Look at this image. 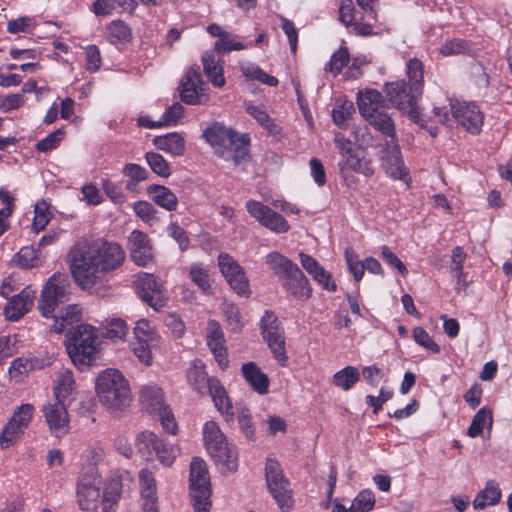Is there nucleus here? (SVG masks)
<instances>
[{"mask_svg":"<svg viewBox=\"0 0 512 512\" xmlns=\"http://www.w3.org/2000/svg\"><path fill=\"white\" fill-rule=\"evenodd\" d=\"M124 260L125 252L119 244L103 240L81 239L69 252L71 274L85 290L101 284L104 276L118 269Z\"/></svg>","mask_w":512,"mask_h":512,"instance_id":"1","label":"nucleus"},{"mask_svg":"<svg viewBox=\"0 0 512 512\" xmlns=\"http://www.w3.org/2000/svg\"><path fill=\"white\" fill-rule=\"evenodd\" d=\"M69 288L67 275L55 273L47 280L41 292L38 308L42 316L53 318L51 329L56 333H63L81 319L82 308L77 304L67 305L60 310L59 316L54 315L56 307L68 300Z\"/></svg>","mask_w":512,"mask_h":512,"instance_id":"2","label":"nucleus"},{"mask_svg":"<svg viewBox=\"0 0 512 512\" xmlns=\"http://www.w3.org/2000/svg\"><path fill=\"white\" fill-rule=\"evenodd\" d=\"M121 488V481L117 478L104 480L100 475L84 476L77 488L79 507L84 511L93 512L102 503L103 512H115Z\"/></svg>","mask_w":512,"mask_h":512,"instance_id":"3","label":"nucleus"},{"mask_svg":"<svg viewBox=\"0 0 512 512\" xmlns=\"http://www.w3.org/2000/svg\"><path fill=\"white\" fill-rule=\"evenodd\" d=\"M95 391L101 405L112 413L124 411L133 400L129 381L121 371L113 368L99 373Z\"/></svg>","mask_w":512,"mask_h":512,"instance_id":"4","label":"nucleus"},{"mask_svg":"<svg viewBox=\"0 0 512 512\" xmlns=\"http://www.w3.org/2000/svg\"><path fill=\"white\" fill-rule=\"evenodd\" d=\"M203 137L215 153L235 164L241 163L248 155V136L238 135L219 123L208 127L203 132Z\"/></svg>","mask_w":512,"mask_h":512,"instance_id":"5","label":"nucleus"},{"mask_svg":"<svg viewBox=\"0 0 512 512\" xmlns=\"http://www.w3.org/2000/svg\"><path fill=\"white\" fill-rule=\"evenodd\" d=\"M203 441L207 452L222 473L235 472L238 469V451L230 443L219 425L211 420L202 429Z\"/></svg>","mask_w":512,"mask_h":512,"instance_id":"6","label":"nucleus"},{"mask_svg":"<svg viewBox=\"0 0 512 512\" xmlns=\"http://www.w3.org/2000/svg\"><path fill=\"white\" fill-rule=\"evenodd\" d=\"M357 105L361 115L375 129L384 135H392L395 125L391 116L385 110L382 94L375 89L359 91Z\"/></svg>","mask_w":512,"mask_h":512,"instance_id":"7","label":"nucleus"},{"mask_svg":"<svg viewBox=\"0 0 512 512\" xmlns=\"http://www.w3.org/2000/svg\"><path fill=\"white\" fill-rule=\"evenodd\" d=\"M67 351L76 366L91 365L99 351L96 329L90 324L78 325L70 333Z\"/></svg>","mask_w":512,"mask_h":512,"instance_id":"8","label":"nucleus"},{"mask_svg":"<svg viewBox=\"0 0 512 512\" xmlns=\"http://www.w3.org/2000/svg\"><path fill=\"white\" fill-rule=\"evenodd\" d=\"M190 496L195 512H210L211 483L207 465L201 458L190 464Z\"/></svg>","mask_w":512,"mask_h":512,"instance_id":"9","label":"nucleus"},{"mask_svg":"<svg viewBox=\"0 0 512 512\" xmlns=\"http://www.w3.org/2000/svg\"><path fill=\"white\" fill-rule=\"evenodd\" d=\"M135 447L142 457L150 459L155 455L159 462L167 467L174 463L179 452L175 445L165 442L154 432L148 430L136 435Z\"/></svg>","mask_w":512,"mask_h":512,"instance_id":"10","label":"nucleus"},{"mask_svg":"<svg viewBox=\"0 0 512 512\" xmlns=\"http://www.w3.org/2000/svg\"><path fill=\"white\" fill-rule=\"evenodd\" d=\"M261 334L267 343L273 358L280 366L288 365L285 333L278 317L271 311H266L260 322Z\"/></svg>","mask_w":512,"mask_h":512,"instance_id":"11","label":"nucleus"},{"mask_svg":"<svg viewBox=\"0 0 512 512\" xmlns=\"http://www.w3.org/2000/svg\"><path fill=\"white\" fill-rule=\"evenodd\" d=\"M266 482L273 499L283 512H289L293 507L292 489L285 478L278 461L268 459L265 467Z\"/></svg>","mask_w":512,"mask_h":512,"instance_id":"12","label":"nucleus"},{"mask_svg":"<svg viewBox=\"0 0 512 512\" xmlns=\"http://www.w3.org/2000/svg\"><path fill=\"white\" fill-rule=\"evenodd\" d=\"M385 92L389 101L402 113L407 114L413 122L424 126L417 107V100L422 93L411 91V86L406 84L404 80L386 84Z\"/></svg>","mask_w":512,"mask_h":512,"instance_id":"13","label":"nucleus"},{"mask_svg":"<svg viewBox=\"0 0 512 512\" xmlns=\"http://www.w3.org/2000/svg\"><path fill=\"white\" fill-rule=\"evenodd\" d=\"M34 413V406L29 403L21 404L14 410L0 434V447L2 449H8L22 437L25 430L29 427Z\"/></svg>","mask_w":512,"mask_h":512,"instance_id":"14","label":"nucleus"},{"mask_svg":"<svg viewBox=\"0 0 512 512\" xmlns=\"http://www.w3.org/2000/svg\"><path fill=\"white\" fill-rule=\"evenodd\" d=\"M390 139L386 141L381 155L382 167L386 174L395 180H402L405 183L411 181L409 170L402 159L396 133L387 135Z\"/></svg>","mask_w":512,"mask_h":512,"instance_id":"15","label":"nucleus"},{"mask_svg":"<svg viewBox=\"0 0 512 512\" xmlns=\"http://www.w3.org/2000/svg\"><path fill=\"white\" fill-rule=\"evenodd\" d=\"M180 98L188 105H204L209 102V89L202 81L198 68H190L180 84Z\"/></svg>","mask_w":512,"mask_h":512,"instance_id":"16","label":"nucleus"},{"mask_svg":"<svg viewBox=\"0 0 512 512\" xmlns=\"http://www.w3.org/2000/svg\"><path fill=\"white\" fill-rule=\"evenodd\" d=\"M218 266L231 289L239 296L248 297L250 294L249 280L238 262L229 254L220 253Z\"/></svg>","mask_w":512,"mask_h":512,"instance_id":"17","label":"nucleus"},{"mask_svg":"<svg viewBox=\"0 0 512 512\" xmlns=\"http://www.w3.org/2000/svg\"><path fill=\"white\" fill-rule=\"evenodd\" d=\"M134 285L137 295L154 310H159L166 305L167 293L152 274H138Z\"/></svg>","mask_w":512,"mask_h":512,"instance_id":"18","label":"nucleus"},{"mask_svg":"<svg viewBox=\"0 0 512 512\" xmlns=\"http://www.w3.org/2000/svg\"><path fill=\"white\" fill-rule=\"evenodd\" d=\"M70 404L53 399L42 406V413L50 433L61 438L70 430L68 406Z\"/></svg>","mask_w":512,"mask_h":512,"instance_id":"19","label":"nucleus"},{"mask_svg":"<svg viewBox=\"0 0 512 512\" xmlns=\"http://www.w3.org/2000/svg\"><path fill=\"white\" fill-rule=\"evenodd\" d=\"M246 210L263 227L275 233H286L290 226L286 219L260 201L248 200Z\"/></svg>","mask_w":512,"mask_h":512,"instance_id":"20","label":"nucleus"},{"mask_svg":"<svg viewBox=\"0 0 512 512\" xmlns=\"http://www.w3.org/2000/svg\"><path fill=\"white\" fill-rule=\"evenodd\" d=\"M450 108L457 123L467 132L473 135L480 133L484 116L478 105L473 102L455 100L450 103Z\"/></svg>","mask_w":512,"mask_h":512,"instance_id":"21","label":"nucleus"},{"mask_svg":"<svg viewBox=\"0 0 512 512\" xmlns=\"http://www.w3.org/2000/svg\"><path fill=\"white\" fill-rule=\"evenodd\" d=\"M127 249L135 264L147 266L153 260V246L148 235L139 230H133L128 237Z\"/></svg>","mask_w":512,"mask_h":512,"instance_id":"22","label":"nucleus"},{"mask_svg":"<svg viewBox=\"0 0 512 512\" xmlns=\"http://www.w3.org/2000/svg\"><path fill=\"white\" fill-rule=\"evenodd\" d=\"M206 341L219 367L225 370L229 364L226 341L220 324L215 320L208 321Z\"/></svg>","mask_w":512,"mask_h":512,"instance_id":"23","label":"nucleus"},{"mask_svg":"<svg viewBox=\"0 0 512 512\" xmlns=\"http://www.w3.org/2000/svg\"><path fill=\"white\" fill-rule=\"evenodd\" d=\"M53 396L55 400L71 404L77 396V384L73 372L61 368L53 380Z\"/></svg>","mask_w":512,"mask_h":512,"instance_id":"24","label":"nucleus"},{"mask_svg":"<svg viewBox=\"0 0 512 512\" xmlns=\"http://www.w3.org/2000/svg\"><path fill=\"white\" fill-rule=\"evenodd\" d=\"M283 287L290 297L298 301H306L312 294L309 281L298 266L283 277Z\"/></svg>","mask_w":512,"mask_h":512,"instance_id":"25","label":"nucleus"},{"mask_svg":"<svg viewBox=\"0 0 512 512\" xmlns=\"http://www.w3.org/2000/svg\"><path fill=\"white\" fill-rule=\"evenodd\" d=\"M35 293V290L28 286L12 296L4 309L6 319L17 321L22 318L33 306Z\"/></svg>","mask_w":512,"mask_h":512,"instance_id":"26","label":"nucleus"},{"mask_svg":"<svg viewBox=\"0 0 512 512\" xmlns=\"http://www.w3.org/2000/svg\"><path fill=\"white\" fill-rule=\"evenodd\" d=\"M338 168L341 176L346 177L351 172L371 176L374 173L370 159L360 157L355 149L340 155Z\"/></svg>","mask_w":512,"mask_h":512,"instance_id":"27","label":"nucleus"},{"mask_svg":"<svg viewBox=\"0 0 512 512\" xmlns=\"http://www.w3.org/2000/svg\"><path fill=\"white\" fill-rule=\"evenodd\" d=\"M208 390L216 409L223 416L224 420L228 423L232 422L234 420L232 402L221 382L217 378L211 377L208 380Z\"/></svg>","mask_w":512,"mask_h":512,"instance_id":"28","label":"nucleus"},{"mask_svg":"<svg viewBox=\"0 0 512 512\" xmlns=\"http://www.w3.org/2000/svg\"><path fill=\"white\" fill-rule=\"evenodd\" d=\"M138 400L142 409L151 415L167 404L162 388L155 383L142 385L139 388Z\"/></svg>","mask_w":512,"mask_h":512,"instance_id":"29","label":"nucleus"},{"mask_svg":"<svg viewBox=\"0 0 512 512\" xmlns=\"http://www.w3.org/2000/svg\"><path fill=\"white\" fill-rule=\"evenodd\" d=\"M376 497L372 490L363 489L352 500L351 505L347 508L340 499L333 500L332 512H370L374 509Z\"/></svg>","mask_w":512,"mask_h":512,"instance_id":"30","label":"nucleus"},{"mask_svg":"<svg viewBox=\"0 0 512 512\" xmlns=\"http://www.w3.org/2000/svg\"><path fill=\"white\" fill-rule=\"evenodd\" d=\"M241 372L254 392L259 395H266L269 392V378L255 362L244 363Z\"/></svg>","mask_w":512,"mask_h":512,"instance_id":"31","label":"nucleus"},{"mask_svg":"<svg viewBox=\"0 0 512 512\" xmlns=\"http://www.w3.org/2000/svg\"><path fill=\"white\" fill-rule=\"evenodd\" d=\"M143 512H158L156 481L152 472L144 469L139 472Z\"/></svg>","mask_w":512,"mask_h":512,"instance_id":"32","label":"nucleus"},{"mask_svg":"<svg viewBox=\"0 0 512 512\" xmlns=\"http://www.w3.org/2000/svg\"><path fill=\"white\" fill-rule=\"evenodd\" d=\"M153 144L157 149L173 156H182L185 153V139L177 132L156 136Z\"/></svg>","mask_w":512,"mask_h":512,"instance_id":"33","label":"nucleus"},{"mask_svg":"<svg viewBox=\"0 0 512 512\" xmlns=\"http://www.w3.org/2000/svg\"><path fill=\"white\" fill-rule=\"evenodd\" d=\"M202 63L204 73L210 83L215 87L222 88L226 83L223 62L220 59H216L213 53L205 52L202 56Z\"/></svg>","mask_w":512,"mask_h":512,"instance_id":"34","label":"nucleus"},{"mask_svg":"<svg viewBox=\"0 0 512 512\" xmlns=\"http://www.w3.org/2000/svg\"><path fill=\"white\" fill-rule=\"evenodd\" d=\"M147 194L154 203L167 211H174L178 206L177 196L165 186L150 185L147 188Z\"/></svg>","mask_w":512,"mask_h":512,"instance_id":"35","label":"nucleus"},{"mask_svg":"<svg viewBox=\"0 0 512 512\" xmlns=\"http://www.w3.org/2000/svg\"><path fill=\"white\" fill-rule=\"evenodd\" d=\"M106 37L113 45H125L132 39V30L124 21L113 20L106 26Z\"/></svg>","mask_w":512,"mask_h":512,"instance_id":"36","label":"nucleus"},{"mask_svg":"<svg viewBox=\"0 0 512 512\" xmlns=\"http://www.w3.org/2000/svg\"><path fill=\"white\" fill-rule=\"evenodd\" d=\"M245 110L269 134L277 135L280 133L279 126L269 116V114L267 113L266 109L263 106L255 105L251 102H246Z\"/></svg>","mask_w":512,"mask_h":512,"instance_id":"37","label":"nucleus"},{"mask_svg":"<svg viewBox=\"0 0 512 512\" xmlns=\"http://www.w3.org/2000/svg\"><path fill=\"white\" fill-rule=\"evenodd\" d=\"M502 496L501 489L494 480L487 481L485 488L481 490L473 501L475 509H484L486 506L497 504Z\"/></svg>","mask_w":512,"mask_h":512,"instance_id":"38","label":"nucleus"},{"mask_svg":"<svg viewBox=\"0 0 512 512\" xmlns=\"http://www.w3.org/2000/svg\"><path fill=\"white\" fill-rule=\"evenodd\" d=\"M15 195L7 188H0V236L9 228V218L13 214L15 205Z\"/></svg>","mask_w":512,"mask_h":512,"instance_id":"39","label":"nucleus"},{"mask_svg":"<svg viewBox=\"0 0 512 512\" xmlns=\"http://www.w3.org/2000/svg\"><path fill=\"white\" fill-rule=\"evenodd\" d=\"M186 377L189 385L199 393H202L206 387L208 388L210 378L207 377L205 366L200 360L196 359L190 363Z\"/></svg>","mask_w":512,"mask_h":512,"instance_id":"40","label":"nucleus"},{"mask_svg":"<svg viewBox=\"0 0 512 512\" xmlns=\"http://www.w3.org/2000/svg\"><path fill=\"white\" fill-rule=\"evenodd\" d=\"M359 380V369L354 366H346L333 375L332 383L343 391H349Z\"/></svg>","mask_w":512,"mask_h":512,"instance_id":"41","label":"nucleus"},{"mask_svg":"<svg viewBox=\"0 0 512 512\" xmlns=\"http://www.w3.org/2000/svg\"><path fill=\"white\" fill-rule=\"evenodd\" d=\"M493 425V417L491 411L486 408H481L474 415L472 422L468 428V436L476 438L483 434L484 429L490 432Z\"/></svg>","mask_w":512,"mask_h":512,"instance_id":"42","label":"nucleus"},{"mask_svg":"<svg viewBox=\"0 0 512 512\" xmlns=\"http://www.w3.org/2000/svg\"><path fill=\"white\" fill-rule=\"evenodd\" d=\"M406 74L409 79L408 85L411 91L422 93L424 86L423 64L420 60L413 58L406 64Z\"/></svg>","mask_w":512,"mask_h":512,"instance_id":"43","label":"nucleus"},{"mask_svg":"<svg viewBox=\"0 0 512 512\" xmlns=\"http://www.w3.org/2000/svg\"><path fill=\"white\" fill-rule=\"evenodd\" d=\"M240 70L242 74L250 80H257L271 87L278 85V79L276 77L267 74L259 66L253 63L245 62L240 64Z\"/></svg>","mask_w":512,"mask_h":512,"instance_id":"44","label":"nucleus"},{"mask_svg":"<svg viewBox=\"0 0 512 512\" xmlns=\"http://www.w3.org/2000/svg\"><path fill=\"white\" fill-rule=\"evenodd\" d=\"M133 340L139 342L157 343L159 342L160 336L156 331L155 327L147 319H139L133 330Z\"/></svg>","mask_w":512,"mask_h":512,"instance_id":"45","label":"nucleus"},{"mask_svg":"<svg viewBox=\"0 0 512 512\" xmlns=\"http://www.w3.org/2000/svg\"><path fill=\"white\" fill-rule=\"evenodd\" d=\"M191 281L205 294L211 293L208 269L201 263H194L188 270Z\"/></svg>","mask_w":512,"mask_h":512,"instance_id":"46","label":"nucleus"},{"mask_svg":"<svg viewBox=\"0 0 512 512\" xmlns=\"http://www.w3.org/2000/svg\"><path fill=\"white\" fill-rule=\"evenodd\" d=\"M37 364L38 361L36 359L19 357L12 361L8 372L11 378L19 381L24 376H26L30 371L38 368Z\"/></svg>","mask_w":512,"mask_h":512,"instance_id":"47","label":"nucleus"},{"mask_svg":"<svg viewBox=\"0 0 512 512\" xmlns=\"http://www.w3.org/2000/svg\"><path fill=\"white\" fill-rule=\"evenodd\" d=\"M266 263L276 274L283 277L297 267L296 264L277 252L269 253L266 256Z\"/></svg>","mask_w":512,"mask_h":512,"instance_id":"48","label":"nucleus"},{"mask_svg":"<svg viewBox=\"0 0 512 512\" xmlns=\"http://www.w3.org/2000/svg\"><path fill=\"white\" fill-rule=\"evenodd\" d=\"M51 215L49 204L44 200L38 201L34 207L33 230L35 232L43 230L48 225Z\"/></svg>","mask_w":512,"mask_h":512,"instance_id":"49","label":"nucleus"},{"mask_svg":"<svg viewBox=\"0 0 512 512\" xmlns=\"http://www.w3.org/2000/svg\"><path fill=\"white\" fill-rule=\"evenodd\" d=\"M221 309L227 326L234 332H240L243 328V323L239 308L231 302H223Z\"/></svg>","mask_w":512,"mask_h":512,"instance_id":"50","label":"nucleus"},{"mask_svg":"<svg viewBox=\"0 0 512 512\" xmlns=\"http://www.w3.org/2000/svg\"><path fill=\"white\" fill-rule=\"evenodd\" d=\"M350 55L346 47H340L334 52L325 66V70L331 72L334 76L338 75L342 69L348 65Z\"/></svg>","mask_w":512,"mask_h":512,"instance_id":"51","label":"nucleus"},{"mask_svg":"<svg viewBox=\"0 0 512 512\" xmlns=\"http://www.w3.org/2000/svg\"><path fill=\"white\" fill-rule=\"evenodd\" d=\"M157 346V343L131 341V349L134 356L140 363L150 366L153 363L152 349Z\"/></svg>","mask_w":512,"mask_h":512,"instance_id":"52","label":"nucleus"},{"mask_svg":"<svg viewBox=\"0 0 512 512\" xmlns=\"http://www.w3.org/2000/svg\"><path fill=\"white\" fill-rule=\"evenodd\" d=\"M145 159L152 171L157 175L165 178L171 175L169 163L161 154L155 152H147Z\"/></svg>","mask_w":512,"mask_h":512,"instance_id":"53","label":"nucleus"},{"mask_svg":"<svg viewBox=\"0 0 512 512\" xmlns=\"http://www.w3.org/2000/svg\"><path fill=\"white\" fill-rule=\"evenodd\" d=\"M412 336L414 341L424 349L438 354L441 349L440 346L433 340L429 333L422 327H416L413 329Z\"/></svg>","mask_w":512,"mask_h":512,"instance_id":"54","label":"nucleus"},{"mask_svg":"<svg viewBox=\"0 0 512 512\" xmlns=\"http://www.w3.org/2000/svg\"><path fill=\"white\" fill-rule=\"evenodd\" d=\"M153 415L158 416L159 421L163 429L172 435H175L178 431V425L175 420L174 414L168 404L162 406L161 409L157 410Z\"/></svg>","mask_w":512,"mask_h":512,"instance_id":"55","label":"nucleus"},{"mask_svg":"<svg viewBox=\"0 0 512 512\" xmlns=\"http://www.w3.org/2000/svg\"><path fill=\"white\" fill-rule=\"evenodd\" d=\"M344 256L350 273L353 275L355 281L359 282L364 276V261H359L358 255L352 248H347Z\"/></svg>","mask_w":512,"mask_h":512,"instance_id":"56","label":"nucleus"},{"mask_svg":"<svg viewBox=\"0 0 512 512\" xmlns=\"http://www.w3.org/2000/svg\"><path fill=\"white\" fill-rule=\"evenodd\" d=\"M246 46L237 40L236 37L226 33L222 38L218 39L214 44V49L220 54L228 53L231 51H239L245 49Z\"/></svg>","mask_w":512,"mask_h":512,"instance_id":"57","label":"nucleus"},{"mask_svg":"<svg viewBox=\"0 0 512 512\" xmlns=\"http://www.w3.org/2000/svg\"><path fill=\"white\" fill-rule=\"evenodd\" d=\"M123 174L131 179V182H128L126 185V188L129 190L132 189L135 183L145 181L148 178V171L135 163L126 164L123 168Z\"/></svg>","mask_w":512,"mask_h":512,"instance_id":"58","label":"nucleus"},{"mask_svg":"<svg viewBox=\"0 0 512 512\" xmlns=\"http://www.w3.org/2000/svg\"><path fill=\"white\" fill-rule=\"evenodd\" d=\"M380 256L386 264L397 269L402 276L405 277L408 274V269L405 264L387 245L380 247Z\"/></svg>","mask_w":512,"mask_h":512,"instance_id":"59","label":"nucleus"},{"mask_svg":"<svg viewBox=\"0 0 512 512\" xmlns=\"http://www.w3.org/2000/svg\"><path fill=\"white\" fill-rule=\"evenodd\" d=\"M127 334V325L120 318H113L108 321L105 327V336L112 340L123 339Z\"/></svg>","mask_w":512,"mask_h":512,"instance_id":"60","label":"nucleus"},{"mask_svg":"<svg viewBox=\"0 0 512 512\" xmlns=\"http://www.w3.org/2000/svg\"><path fill=\"white\" fill-rule=\"evenodd\" d=\"M237 418L239 426L243 434L247 438H252L255 433L254 425L252 422V416L250 410L247 407H237Z\"/></svg>","mask_w":512,"mask_h":512,"instance_id":"61","label":"nucleus"},{"mask_svg":"<svg viewBox=\"0 0 512 512\" xmlns=\"http://www.w3.org/2000/svg\"><path fill=\"white\" fill-rule=\"evenodd\" d=\"M102 188L106 196L117 205H121L126 201V196L120 186L109 179L102 180Z\"/></svg>","mask_w":512,"mask_h":512,"instance_id":"62","label":"nucleus"},{"mask_svg":"<svg viewBox=\"0 0 512 512\" xmlns=\"http://www.w3.org/2000/svg\"><path fill=\"white\" fill-rule=\"evenodd\" d=\"M310 275L313 277L314 281L317 282L323 289L335 292L337 290V285L332 279V275L324 269L323 266H320L318 269H315Z\"/></svg>","mask_w":512,"mask_h":512,"instance_id":"63","label":"nucleus"},{"mask_svg":"<svg viewBox=\"0 0 512 512\" xmlns=\"http://www.w3.org/2000/svg\"><path fill=\"white\" fill-rule=\"evenodd\" d=\"M310 275L313 277L314 281L317 282L323 289L335 292L337 290V285L332 279V275L324 269L323 266H320L318 269H315Z\"/></svg>","mask_w":512,"mask_h":512,"instance_id":"64","label":"nucleus"}]
</instances>
